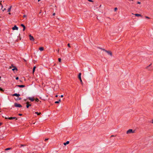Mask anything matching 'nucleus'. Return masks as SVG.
<instances>
[{
	"label": "nucleus",
	"mask_w": 153,
	"mask_h": 153,
	"mask_svg": "<svg viewBox=\"0 0 153 153\" xmlns=\"http://www.w3.org/2000/svg\"><path fill=\"white\" fill-rule=\"evenodd\" d=\"M81 73H79V74L78 76V77L79 79L80 80V82H81L82 85H83V83L82 82V81L81 79Z\"/></svg>",
	"instance_id": "f257e3e1"
},
{
	"label": "nucleus",
	"mask_w": 153,
	"mask_h": 153,
	"mask_svg": "<svg viewBox=\"0 0 153 153\" xmlns=\"http://www.w3.org/2000/svg\"><path fill=\"white\" fill-rule=\"evenodd\" d=\"M134 133V131H133L131 129H129L126 131L127 134L133 133Z\"/></svg>",
	"instance_id": "f03ea898"
},
{
	"label": "nucleus",
	"mask_w": 153,
	"mask_h": 153,
	"mask_svg": "<svg viewBox=\"0 0 153 153\" xmlns=\"http://www.w3.org/2000/svg\"><path fill=\"white\" fill-rule=\"evenodd\" d=\"M3 117L5 118V119H9V120H13L16 119V120H17V119L16 117H4L3 116H2Z\"/></svg>",
	"instance_id": "7ed1b4c3"
},
{
	"label": "nucleus",
	"mask_w": 153,
	"mask_h": 153,
	"mask_svg": "<svg viewBox=\"0 0 153 153\" xmlns=\"http://www.w3.org/2000/svg\"><path fill=\"white\" fill-rule=\"evenodd\" d=\"M14 105L15 107H18L19 108H21L22 107V105L19 104H18L17 103H15L14 104Z\"/></svg>",
	"instance_id": "20e7f679"
},
{
	"label": "nucleus",
	"mask_w": 153,
	"mask_h": 153,
	"mask_svg": "<svg viewBox=\"0 0 153 153\" xmlns=\"http://www.w3.org/2000/svg\"><path fill=\"white\" fill-rule=\"evenodd\" d=\"M30 37V39L31 41H33L34 40V39L33 36H32L31 34L29 35Z\"/></svg>",
	"instance_id": "39448f33"
},
{
	"label": "nucleus",
	"mask_w": 153,
	"mask_h": 153,
	"mask_svg": "<svg viewBox=\"0 0 153 153\" xmlns=\"http://www.w3.org/2000/svg\"><path fill=\"white\" fill-rule=\"evenodd\" d=\"M106 52L108 54L110 55V56H112V52L109 51H106Z\"/></svg>",
	"instance_id": "423d86ee"
},
{
	"label": "nucleus",
	"mask_w": 153,
	"mask_h": 153,
	"mask_svg": "<svg viewBox=\"0 0 153 153\" xmlns=\"http://www.w3.org/2000/svg\"><path fill=\"white\" fill-rule=\"evenodd\" d=\"M29 102H27L26 103V104H27V105H26V107L27 108H28L29 106H31V104H29Z\"/></svg>",
	"instance_id": "0eeeda50"
},
{
	"label": "nucleus",
	"mask_w": 153,
	"mask_h": 153,
	"mask_svg": "<svg viewBox=\"0 0 153 153\" xmlns=\"http://www.w3.org/2000/svg\"><path fill=\"white\" fill-rule=\"evenodd\" d=\"M12 29L13 30H18V27L16 25H15L13 27Z\"/></svg>",
	"instance_id": "6e6552de"
},
{
	"label": "nucleus",
	"mask_w": 153,
	"mask_h": 153,
	"mask_svg": "<svg viewBox=\"0 0 153 153\" xmlns=\"http://www.w3.org/2000/svg\"><path fill=\"white\" fill-rule=\"evenodd\" d=\"M28 99L32 102L34 101V99L33 97H29L28 98Z\"/></svg>",
	"instance_id": "1a4fd4ad"
},
{
	"label": "nucleus",
	"mask_w": 153,
	"mask_h": 153,
	"mask_svg": "<svg viewBox=\"0 0 153 153\" xmlns=\"http://www.w3.org/2000/svg\"><path fill=\"white\" fill-rule=\"evenodd\" d=\"M16 86L20 88H23L25 87V86L24 85H16Z\"/></svg>",
	"instance_id": "9d476101"
},
{
	"label": "nucleus",
	"mask_w": 153,
	"mask_h": 153,
	"mask_svg": "<svg viewBox=\"0 0 153 153\" xmlns=\"http://www.w3.org/2000/svg\"><path fill=\"white\" fill-rule=\"evenodd\" d=\"M21 26L23 27V31H24L25 29V26L23 24H21Z\"/></svg>",
	"instance_id": "9b49d317"
},
{
	"label": "nucleus",
	"mask_w": 153,
	"mask_h": 153,
	"mask_svg": "<svg viewBox=\"0 0 153 153\" xmlns=\"http://www.w3.org/2000/svg\"><path fill=\"white\" fill-rule=\"evenodd\" d=\"M13 96H15L16 97H19V96H20V94H17V93H15L12 95Z\"/></svg>",
	"instance_id": "f8f14e48"
},
{
	"label": "nucleus",
	"mask_w": 153,
	"mask_h": 153,
	"mask_svg": "<svg viewBox=\"0 0 153 153\" xmlns=\"http://www.w3.org/2000/svg\"><path fill=\"white\" fill-rule=\"evenodd\" d=\"M69 143V141H67L66 143H64L63 144L64 145H66L67 144H68Z\"/></svg>",
	"instance_id": "ddd939ff"
},
{
	"label": "nucleus",
	"mask_w": 153,
	"mask_h": 153,
	"mask_svg": "<svg viewBox=\"0 0 153 153\" xmlns=\"http://www.w3.org/2000/svg\"><path fill=\"white\" fill-rule=\"evenodd\" d=\"M136 16H141V15L138 14H134Z\"/></svg>",
	"instance_id": "4468645a"
},
{
	"label": "nucleus",
	"mask_w": 153,
	"mask_h": 153,
	"mask_svg": "<svg viewBox=\"0 0 153 153\" xmlns=\"http://www.w3.org/2000/svg\"><path fill=\"white\" fill-rule=\"evenodd\" d=\"M39 50L41 51H42L44 50V48L43 47H40L39 48Z\"/></svg>",
	"instance_id": "2eb2a0df"
},
{
	"label": "nucleus",
	"mask_w": 153,
	"mask_h": 153,
	"mask_svg": "<svg viewBox=\"0 0 153 153\" xmlns=\"http://www.w3.org/2000/svg\"><path fill=\"white\" fill-rule=\"evenodd\" d=\"M35 114H37V115H39L41 114V112H36L35 113Z\"/></svg>",
	"instance_id": "dca6fc26"
},
{
	"label": "nucleus",
	"mask_w": 153,
	"mask_h": 153,
	"mask_svg": "<svg viewBox=\"0 0 153 153\" xmlns=\"http://www.w3.org/2000/svg\"><path fill=\"white\" fill-rule=\"evenodd\" d=\"M14 68L12 69V70L14 71V70H16V71H17V69L16 68V67L15 66L13 67Z\"/></svg>",
	"instance_id": "f3484780"
},
{
	"label": "nucleus",
	"mask_w": 153,
	"mask_h": 153,
	"mask_svg": "<svg viewBox=\"0 0 153 153\" xmlns=\"http://www.w3.org/2000/svg\"><path fill=\"white\" fill-rule=\"evenodd\" d=\"M61 102V100L59 99V101H56L55 103H59Z\"/></svg>",
	"instance_id": "a211bd4d"
},
{
	"label": "nucleus",
	"mask_w": 153,
	"mask_h": 153,
	"mask_svg": "<svg viewBox=\"0 0 153 153\" xmlns=\"http://www.w3.org/2000/svg\"><path fill=\"white\" fill-rule=\"evenodd\" d=\"M99 48V49H100L101 50H102L105 51V52H106V50H105V49H104V48Z\"/></svg>",
	"instance_id": "6ab92c4d"
},
{
	"label": "nucleus",
	"mask_w": 153,
	"mask_h": 153,
	"mask_svg": "<svg viewBox=\"0 0 153 153\" xmlns=\"http://www.w3.org/2000/svg\"><path fill=\"white\" fill-rule=\"evenodd\" d=\"M11 6H10V7L8 9V10H7V12H10V10H11Z\"/></svg>",
	"instance_id": "aec40b11"
},
{
	"label": "nucleus",
	"mask_w": 153,
	"mask_h": 153,
	"mask_svg": "<svg viewBox=\"0 0 153 153\" xmlns=\"http://www.w3.org/2000/svg\"><path fill=\"white\" fill-rule=\"evenodd\" d=\"M36 68V66H34L33 67V73L34 72Z\"/></svg>",
	"instance_id": "412c9836"
},
{
	"label": "nucleus",
	"mask_w": 153,
	"mask_h": 153,
	"mask_svg": "<svg viewBox=\"0 0 153 153\" xmlns=\"http://www.w3.org/2000/svg\"><path fill=\"white\" fill-rule=\"evenodd\" d=\"M11 149V148H7V149H6L5 150V151H7V150H10Z\"/></svg>",
	"instance_id": "4be33fe9"
},
{
	"label": "nucleus",
	"mask_w": 153,
	"mask_h": 153,
	"mask_svg": "<svg viewBox=\"0 0 153 153\" xmlns=\"http://www.w3.org/2000/svg\"><path fill=\"white\" fill-rule=\"evenodd\" d=\"M35 101L37 102H38L39 101V100L38 99V98H36V99H35Z\"/></svg>",
	"instance_id": "5701e85b"
},
{
	"label": "nucleus",
	"mask_w": 153,
	"mask_h": 153,
	"mask_svg": "<svg viewBox=\"0 0 153 153\" xmlns=\"http://www.w3.org/2000/svg\"><path fill=\"white\" fill-rule=\"evenodd\" d=\"M0 91H4V90L1 88H0Z\"/></svg>",
	"instance_id": "b1692460"
},
{
	"label": "nucleus",
	"mask_w": 153,
	"mask_h": 153,
	"mask_svg": "<svg viewBox=\"0 0 153 153\" xmlns=\"http://www.w3.org/2000/svg\"><path fill=\"white\" fill-rule=\"evenodd\" d=\"M117 7H115L114 9V11H117Z\"/></svg>",
	"instance_id": "393cba45"
},
{
	"label": "nucleus",
	"mask_w": 153,
	"mask_h": 153,
	"mask_svg": "<svg viewBox=\"0 0 153 153\" xmlns=\"http://www.w3.org/2000/svg\"><path fill=\"white\" fill-rule=\"evenodd\" d=\"M21 98H18L17 99H16V100H21Z\"/></svg>",
	"instance_id": "a878e982"
},
{
	"label": "nucleus",
	"mask_w": 153,
	"mask_h": 153,
	"mask_svg": "<svg viewBox=\"0 0 153 153\" xmlns=\"http://www.w3.org/2000/svg\"><path fill=\"white\" fill-rule=\"evenodd\" d=\"M145 18L146 19H150V18H149V17H148V16H145Z\"/></svg>",
	"instance_id": "bb28decb"
},
{
	"label": "nucleus",
	"mask_w": 153,
	"mask_h": 153,
	"mask_svg": "<svg viewBox=\"0 0 153 153\" xmlns=\"http://www.w3.org/2000/svg\"><path fill=\"white\" fill-rule=\"evenodd\" d=\"M58 61H59V62H61V58H59V59H58Z\"/></svg>",
	"instance_id": "cd10ccee"
},
{
	"label": "nucleus",
	"mask_w": 153,
	"mask_h": 153,
	"mask_svg": "<svg viewBox=\"0 0 153 153\" xmlns=\"http://www.w3.org/2000/svg\"><path fill=\"white\" fill-rule=\"evenodd\" d=\"M27 16L26 15H24L23 16V18H25Z\"/></svg>",
	"instance_id": "c85d7f7f"
},
{
	"label": "nucleus",
	"mask_w": 153,
	"mask_h": 153,
	"mask_svg": "<svg viewBox=\"0 0 153 153\" xmlns=\"http://www.w3.org/2000/svg\"><path fill=\"white\" fill-rule=\"evenodd\" d=\"M151 64H150L148 66H147L146 67V69H148V68H149V67L151 65Z\"/></svg>",
	"instance_id": "c756f323"
},
{
	"label": "nucleus",
	"mask_w": 153,
	"mask_h": 153,
	"mask_svg": "<svg viewBox=\"0 0 153 153\" xmlns=\"http://www.w3.org/2000/svg\"><path fill=\"white\" fill-rule=\"evenodd\" d=\"M137 4H141V3H140V2L139 1H138L137 2Z\"/></svg>",
	"instance_id": "7c9ffc66"
},
{
	"label": "nucleus",
	"mask_w": 153,
	"mask_h": 153,
	"mask_svg": "<svg viewBox=\"0 0 153 153\" xmlns=\"http://www.w3.org/2000/svg\"><path fill=\"white\" fill-rule=\"evenodd\" d=\"M88 1H89L90 2H92L93 1L92 0H88Z\"/></svg>",
	"instance_id": "2f4dec72"
},
{
	"label": "nucleus",
	"mask_w": 153,
	"mask_h": 153,
	"mask_svg": "<svg viewBox=\"0 0 153 153\" xmlns=\"http://www.w3.org/2000/svg\"><path fill=\"white\" fill-rule=\"evenodd\" d=\"M68 46L69 47H70V44L69 43H68Z\"/></svg>",
	"instance_id": "473e14b6"
},
{
	"label": "nucleus",
	"mask_w": 153,
	"mask_h": 153,
	"mask_svg": "<svg viewBox=\"0 0 153 153\" xmlns=\"http://www.w3.org/2000/svg\"><path fill=\"white\" fill-rule=\"evenodd\" d=\"M16 80H18L19 79V77H17L16 78Z\"/></svg>",
	"instance_id": "72a5a7b5"
},
{
	"label": "nucleus",
	"mask_w": 153,
	"mask_h": 153,
	"mask_svg": "<svg viewBox=\"0 0 153 153\" xmlns=\"http://www.w3.org/2000/svg\"><path fill=\"white\" fill-rule=\"evenodd\" d=\"M25 145H23V144H21V146H25Z\"/></svg>",
	"instance_id": "f704fd0d"
},
{
	"label": "nucleus",
	"mask_w": 153,
	"mask_h": 153,
	"mask_svg": "<svg viewBox=\"0 0 153 153\" xmlns=\"http://www.w3.org/2000/svg\"><path fill=\"white\" fill-rule=\"evenodd\" d=\"M19 116H22V114H19Z\"/></svg>",
	"instance_id": "c9c22d12"
},
{
	"label": "nucleus",
	"mask_w": 153,
	"mask_h": 153,
	"mask_svg": "<svg viewBox=\"0 0 153 153\" xmlns=\"http://www.w3.org/2000/svg\"><path fill=\"white\" fill-rule=\"evenodd\" d=\"M48 140V138H47V139H45V140L46 141Z\"/></svg>",
	"instance_id": "e433bc0d"
},
{
	"label": "nucleus",
	"mask_w": 153,
	"mask_h": 153,
	"mask_svg": "<svg viewBox=\"0 0 153 153\" xmlns=\"http://www.w3.org/2000/svg\"><path fill=\"white\" fill-rule=\"evenodd\" d=\"M63 97V96L62 95H61V96H60V97Z\"/></svg>",
	"instance_id": "4c0bfd02"
},
{
	"label": "nucleus",
	"mask_w": 153,
	"mask_h": 153,
	"mask_svg": "<svg viewBox=\"0 0 153 153\" xmlns=\"http://www.w3.org/2000/svg\"><path fill=\"white\" fill-rule=\"evenodd\" d=\"M55 13H54L53 14V16H55Z\"/></svg>",
	"instance_id": "58836bf2"
},
{
	"label": "nucleus",
	"mask_w": 153,
	"mask_h": 153,
	"mask_svg": "<svg viewBox=\"0 0 153 153\" xmlns=\"http://www.w3.org/2000/svg\"><path fill=\"white\" fill-rule=\"evenodd\" d=\"M2 124V123H0V126H1Z\"/></svg>",
	"instance_id": "ea45409f"
},
{
	"label": "nucleus",
	"mask_w": 153,
	"mask_h": 153,
	"mask_svg": "<svg viewBox=\"0 0 153 153\" xmlns=\"http://www.w3.org/2000/svg\"><path fill=\"white\" fill-rule=\"evenodd\" d=\"M58 97V95H56V96H55V97Z\"/></svg>",
	"instance_id": "a19ab883"
},
{
	"label": "nucleus",
	"mask_w": 153,
	"mask_h": 153,
	"mask_svg": "<svg viewBox=\"0 0 153 153\" xmlns=\"http://www.w3.org/2000/svg\"><path fill=\"white\" fill-rule=\"evenodd\" d=\"M152 123L153 124V120H152Z\"/></svg>",
	"instance_id": "79ce46f5"
},
{
	"label": "nucleus",
	"mask_w": 153,
	"mask_h": 153,
	"mask_svg": "<svg viewBox=\"0 0 153 153\" xmlns=\"http://www.w3.org/2000/svg\"><path fill=\"white\" fill-rule=\"evenodd\" d=\"M129 0V1H133V0Z\"/></svg>",
	"instance_id": "37998d69"
},
{
	"label": "nucleus",
	"mask_w": 153,
	"mask_h": 153,
	"mask_svg": "<svg viewBox=\"0 0 153 153\" xmlns=\"http://www.w3.org/2000/svg\"><path fill=\"white\" fill-rule=\"evenodd\" d=\"M40 1V0H38V1Z\"/></svg>",
	"instance_id": "c03bdc74"
},
{
	"label": "nucleus",
	"mask_w": 153,
	"mask_h": 153,
	"mask_svg": "<svg viewBox=\"0 0 153 153\" xmlns=\"http://www.w3.org/2000/svg\"><path fill=\"white\" fill-rule=\"evenodd\" d=\"M0 4H1V3H0Z\"/></svg>",
	"instance_id": "a18cd8bd"
},
{
	"label": "nucleus",
	"mask_w": 153,
	"mask_h": 153,
	"mask_svg": "<svg viewBox=\"0 0 153 153\" xmlns=\"http://www.w3.org/2000/svg\"><path fill=\"white\" fill-rule=\"evenodd\" d=\"M25 61H26V60H24Z\"/></svg>",
	"instance_id": "49530a36"
},
{
	"label": "nucleus",
	"mask_w": 153,
	"mask_h": 153,
	"mask_svg": "<svg viewBox=\"0 0 153 153\" xmlns=\"http://www.w3.org/2000/svg\"><path fill=\"white\" fill-rule=\"evenodd\" d=\"M113 135H112V136H111V137H113Z\"/></svg>",
	"instance_id": "de8ad7c7"
},
{
	"label": "nucleus",
	"mask_w": 153,
	"mask_h": 153,
	"mask_svg": "<svg viewBox=\"0 0 153 153\" xmlns=\"http://www.w3.org/2000/svg\"><path fill=\"white\" fill-rule=\"evenodd\" d=\"M9 14H10V13H9Z\"/></svg>",
	"instance_id": "09e8293b"
},
{
	"label": "nucleus",
	"mask_w": 153,
	"mask_h": 153,
	"mask_svg": "<svg viewBox=\"0 0 153 153\" xmlns=\"http://www.w3.org/2000/svg\"><path fill=\"white\" fill-rule=\"evenodd\" d=\"M59 50H58V52H59Z\"/></svg>",
	"instance_id": "8fccbe9b"
}]
</instances>
